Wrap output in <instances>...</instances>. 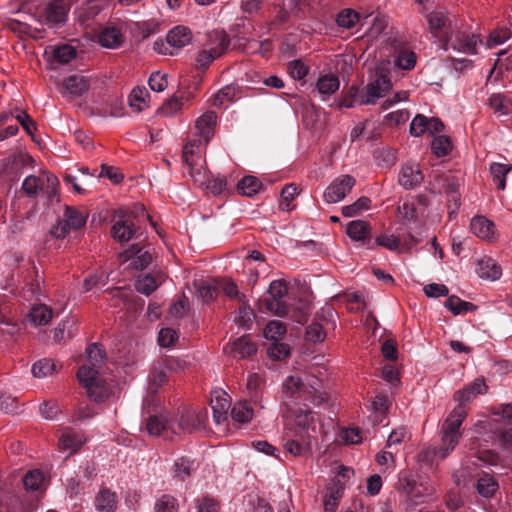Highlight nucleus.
<instances>
[{"label":"nucleus","instance_id":"f257e3e1","mask_svg":"<svg viewBox=\"0 0 512 512\" xmlns=\"http://www.w3.org/2000/svg\"><path fill=\"white\" fill-rule=\"evenodd\" d=\"M87 360L77 373L80 384L86 389L90 398L97 402L109 399L113 395L115 382L106 380L100 374V368L106 360L103 346L93 343L87 347Z\"/></svg>","mask_w":512,"mask_h":512},{"label":"nucleus","instance_id":"f03ea898","mask_svg":"<svg viewBox=\"0 0 512 512\" xmlns=\"http://www.w3.org/2000/svg\"><path fill=\"white\" fill-rule=\"evenodd\" d=\"M512 38V24L510 27H502L493 31L485 43L478 35L469 31L468 27L460 24L455 26L448 37V42L443 47L444 50L453 49L454 51L474 55L478 53V47L484 46L485 49L494 48L503 44Z\"/></svg>","mask_w":512,"mask_h":512},{"label":"nucleus","instance_id":"7ed1b4c3","mask_svg":"<svg viewBox=\"0 0 512 512\" xmlns=\"http://www.w3.org/2000/svg\"><path fill=\"white\" fill-rule=\"evenodd\" d=\"M512 38V24L510 27H502L493 31L485 43L478 35L469 31L468 27L460 24L455 26L448 37V42L443 47L444 50L453 49L454 51L474 55L478 53V47L484 46L485 49L494 48L503 44Z\"/></svg>","mask_w":512,"mask_h":512},{"label":"nucleus","instance_id":"20e7f679","mask_svg":"<svg viewBox=\"0 0 512 512\" xmlns=\"http://www.w3.org/2000/svg\"><path fill=\"white\" fill-rule=\"evenodd\" d=\"M467 416L466 409L455 407L444 420L440 435L441 443L438 447H428L421 453L424 460L431 462L443 460L448 457L462 438V423Z\"/></svg>","mask_w":512,"mask_h":512},{"label":"nucleus","instance_id":"39448f33","mask_svg":"<svg viewBox=\"0 0 512 512\" xmlns=\"http://www.w3.org/2000/svg\"><path fill=\"white\" fill-rule=\"evenodd\" d=\"M392 88L390 77L381 70L369 75L367 84L363 88L352 86L343 101V106L352 108L361 105H374L383 98Z\"/></svg>","mask_w":512,"mask_h":512},{"label":"nucleus","instance_id":"423d86ee","mask_svg":"<svg viewBox=\"0 0 512 512\" xmlns=\"http://www.w3.org/2000/svg\"><path fill=\"white\" fill-rule=\"evenodd\" d=\"M182 160L186 169L184 173L189 175L197 185L204 186L208 182L209 171L202 149L197 148L196 142L187 141L183 148Z\"/></svg>","mask_w":512,"mask_h":512},{"label":"nucleus","instance_id":"0eeeda50","mask_svg":"<svg viewBox=\"0 0 512 512\" xmlns=\"http://www.w3.org/2000/svg\"><path fill=\"white\" fill-rule=\"evenodd\" d=\"M150 400L144 399L142 417L145 421L146 431L151 436H162L164 439H171L174 435H178L175 424L172 419H168L167 415L154 410L150 411Z\"/></svg>","mask_w":512,"mask_h":512},{"label":"nucleus","instance_id":"6e6552de","mask_svg":"<svg viewBox=\"0 0 512 512\" xmlns=\"http://www.w3.org/2000/svg\"><path fill=\"white\" fill-rule=\"evenodd\" d=\"M290 422L287 424L288 433L293 437H304L313 439L318 431L317 417L315 413L307 408H299L288 416Z\"/></svg>","mask_w":512,"mask_h":512},{"label":"nucleus","instance_id":"1a4fd4ad","mask_svg":"<svg viewBox=\"0 0 512 512\" xmlns=\"http://www.w3.org/2000/svg\"><path fill=\"white\" fill-rule=\"evenodd\" d=\"M428 27L432 36L443 48L448 37L458 24V20L443 8H437L427 15Z\"/></svg>","mask_w":512,"mask_h":512},{"label":"nucleus","instance_id":"9d476101","mask_svg":"<svg viewBox=\"0 0 512 512\" xmlns=\"http://www.w3.org/2000/svg\"><path fill=\"white\" fill-rule=\"evenodd\" d=\"M58 185L59 180L55 175L43 172L39 175L27 176L22 183V189L29 197L43 194L48 199H52L56 195Z\"/></svg>","mask_w":512,"mask_h":512},{"label":"nucleus","instance_id":"9b49d317","mask_svg":"<svg viewBox=\"0 0 512 512\" xmlns=\"http://www.w3.org/2000/svg\"><path fill=\"white\" fill-rule=\"evenodd\" d=\"M192 42V32L189 27L177 25L170 29L166 35V43L155 42L153 49L161 55H174L172 49L180 50Z\"/></svg>","mask_w":512,"mask_h":512},{"label":"nucleus","instance_id":"f8f14e48","mask_svg":"<svg viewBox=\"0 0 512 512\" xmlns=\"http://www.w3.org/2000/svg\"><path fill=\"white\" fill-rule=\"evenodd\" d=\"M217 119L216 112L212 110L205 111L194 122L193 135L195 138L188 141L196 142L197 148L203 149L214 135Z\"/></svg>","mask_w":512,"mask_h":512},{"label":"nucleus","instance_id":"ddd939ff","mask_svg":"<svg viewBox=\"0 0 512 512\" xmlns=\"http://www.w3.org/2000/svg\"><path fill=\"white\" fill-rule=\"evenodd\" d=\"M356 185V179L348 174L336 177L324 190L323 199L327 204L342 201Z\"/></svg>","mask_w":512,"mask_h":512},{"label":"nucleus","instance_id":"4468645a","mask_svg":"<svg viewBox=\"0 0 512 512\" xmlns=\"http://www.w3.org/2000/svg\"><path fill=\"white\" fill-rule=\"evenodd\" d=\"M226 46L225 38L216 36L198 52L195 59L196 67L198 69H206L215 59L223 54Z\"/></svg>","mask_w":512,"mask_h":512},{"label":"nucleus","instance_id":"2eb2a0df","mask_svg":"<svg viewBox=\"0 0 512 512\" xmlns=\"http://www.w3.org/2000/svg\"><path fill=\"white\" fill-rule=\"evenodd\" d=\"M205 418V413L197 412L193 409H182L172 421L175 424L178 435H180L181 433H191L201 428L204 425Z\"/></svg>","mask_w":512,"mask_h":512},{"label":"nucleus","instance_id":"dca6fc26","mask_svg":"<svg viewBox=\"0 0 512 512\" xmlns=\"http://www.w3.org/2000/svg\"><path fill=\"white\" fill-rule=\"evenodd\" d=\"M444 129V124L438 118H428L423 114H417L410 124V134L413 137H420L425 133H428L431 136H435L436 134L442 132Z\"/></svg>","mask_w":512,"mask_h":512},{"label":"nucleus","instance_id":"f3484780","mask_svg":"<svg viewBox=\"0 0 512 512\" xmlns=\"http://www.w3.org/2000/svg\"><path fill=\"white\" fill-rule=\"evenodd\" d=\"M90 88V80L83 75H71L67 77L59 88L64 98L71 101L82 97Z\"/></svg>","mask_w":512,"mask_h":512},{"label":"nucleus","instance_id":"a211bd4d","mask_svg":"<svg viewBox=\"0 0 512 512\" xmlns=\"http://www.w3.org/2000/svg\"><path fill=\"white\" fill-rule=\"evenodd\" d=\"M288 292L287 285L281 280H274L269 285V294L272 300L267 302V307L271 311H275L277 315H284L287 312V306L281 300Z\"/></svg>","mask_w":512,"mask_h":512},{"label":"nucleus","instance_id":"6ab92c4d","mask_svg":"<svg viewBox=\"0 0 512 512\" xmlns=\"http://www.w3.org/2000/svg\"><path fill=\"white\" fill-rule=\"evenodd\" d=\"M423 179L424 175L419 165L410 162L402 166L398 176L399 184L407 190H411L420 186V184L423 182Z\"/></svg>","mask_w":512,"mask_h":512},{"label":"nucleus","instance_id":"aec40b11","mask_svg":"<svg viewBox=\"0 0 512 512\" xmlns=\"http://www.w3.org/2000/svg\"><path fill=\"white\" fill-rule=\"evenodd\" d=\"M213 420L216 424H221L228 419V410L230 400L224 391H215L210 400Z\"/></svg>","mask_w":512,"mask_h":512},{"label":"nucleus","instance_id":"412c9836","mask_svg":"<svg viewBox=\"0 0 512 512\" xmlns=\"http://www.w3.org/2000/svg\"><path fill=\"white\" fill-rule=\"evenodd\" d=\"M118 497L116 492L107 487H101L94 499L97 512H116Z\"/></svg>","mask_w":512,"mask_h":512},{"label":"nucleus","instance_id":"4be33fe9","mask_svg":"<svg viewBox=\"0 0 512 512\" xmlns=\"http://www.w3.org/2000/svg\"><path fill=\"white\" fill-rule=\"evenodd\" d=\"M472 233L480 239L492 241L495 239V225L484 216H475L471 219Z\"/></svg>","mask_w":512,"mask_h":512},{"label":"nucleus","instance_id":"5701e85b","mask_svg":"<svg viewBox=\"0 0 512 512\" xmlns=\"http://www.w3.org/2000/svg\"><path fill=\"white\" fill-rule=\"evenodd\" d=\"M349 238L356 242H362V244H368L370 248V225L368 222L363 220H353L349 222L346 229Z\"/></svg>","mask_w":512,"mask_h":512},{"label":"nucleus","instance_id":"b1692460","mask_svg":"<svg viewBox=\"0 0 512 512\" xmlns=\"http://www.w3.org/2000/svg\"><path fill=\"white\" fill-rule=\"evenodd\" d=\"M86 441L87 438L82 432L68 430L60 436L59 448L63 451H68L69 455H72L77 452Z\"/></svg>","mask_w":512,"mask_h":512},{"label":"nucleus","instance_id":"393cba45","mask_svg":"<svg viewBox=\"0 0 512 512\" xmlns=\"http://www.w3.org/2000/svg\"><path fill=\"white\" fill-rule=\"evenodd\" d=\"M122 261H131L130 266L137 270L145 269L151 262L152 257L148 252H141L137 246H132L120 254Z\"/></svg>","mask_w":512,"mask_h":512},{"label":"nucleus","instance_id":"a878e982","mask_svg":"<svg viewBox=\"0 0 512 512\" xmlns=\"http://www.w3.org/2000/svg\"><path fill=\"white\" fill-rule=\"evenodd\" d=\"M304 385V400H310L315 404H319L325 399L322 392V381L318 377L307 375L304 379Z\"/></svg>","mask_w":512,"mask_h":512},{"label":"nucleus","instance_id":"bb28decb","mask_svg":"<svg viewBox=\"0 0 512 512\" xmlns=\"http://www.w3.org/2000/svg\"><path fill=\"white\" fill-rule=\"evenodd\" d=\"M69 7L63 0H53L44 9V16L48 23L59 24L65 21Z\"/></svg>","mask_w":512,"mask_h":512},{"label":"nucleus","instance_id":"cd10ccee","mask_svg":"<svg viewBox=\"0 0 512 512\" xmlns=\"http://www.w3.org/2000/svg\"><path fill=\"white\" fill-rule=\"evenodd\" d=\"M99 43L107 49H117L124 42V35L120 28L107 26L99 34Z\"/></svg>","mask_w":512,"mask_h":512},{"label":"nucleus","instance_id":"c85d7f7f","mask_svg":"<svg viewBox=\"0 0 512 512\" xmlns=\"http://www.w3.org/2000/svg\"><path fill=\"white\" fill-rule=\"evenodd\" d=\"M312 439L304 437H293L287 432V439L284 440V449L293 456H303L310 452Z\"/></svg>","mask_w":512,"mask_h":512},{"label":"nucleus","instance_id":"c756f323","mask_svg":"<svg viewBox=\"0 0 512 512\" xmlns=\"http://www.w3.org/2000/svg\"><path fill=\"white\" fill-rule=\"evenodd\" d=\"M393 63L401 70H412L417 62V56L411 49L400 47L393 53Z\"/></svg>","mask_w":512,"mask_h":512},{"label":"nucleus","instance_id":"7c9ffc66","mask_svg":"<svg viewBox=\"0 0 512 512\" xmlns=\"http://www.w3.org/2000/svg\"><path fill=\"white\" fill-rule=\"evenodd\" d=\"M256 351L255 344L246 337H240L229 345V353L234 357L248 358L255 354Z\"/></svg>","mask_w":512,"mask_h":512},{"label":"nucleus","instance_id":"2f4dec72","mask_svg":"<svg viewBox=\"0 0 512 512\" xmlns=\"http://www.w3.org/2000/svg\"><path fill=\"white\" fill-rule=\"evenodd\" d=\"M112 236L119 242H128L133 238L136 233V228L133 223L126 220H117L111 229Z\"/></svg>","mask_w":512,"mask_h":512},{"label":"nucleus","instance_id":"473e14b6","mask_svg":"<svg viewBox=\"0 0 512 512\" xmlns=\"http://www.w3.org/2000/svg\"><path fill=\"white\" fill-rule=\"evenodd\" d=\"M478 274L482 279L495 281L501 277L502 270L493 259L485 258L478 262Z\"/></svg>","mask_w":512,"mask_h":512},{"label":"nucleus","instance_id":"72a5a7b5","mask_svg":"<svg viewBox=\"0 0 512 512\" xmlns=\"http://www.w3.org/2000/svg\"><path fill=\"white\" fill-rule=\"evenodd\" d=\"M339 86V78L334 74L321 75L316 83L317 90L322 96L332 95L339 89Z\"/></svg>","mask_w":512,"mask_h":512},{"label":"nucleus","instance_id":"f704fd0d","mask_svg":"<svg viewBox=\"0 0 512 512\" xmlns=\"http://www.w3.org/2000/svg\"><path fill=\"white\" fill-rule=\"evenodd\" d=\"M444 306L454 315L468 313L476 309V306L473 303L464 301L455 295L449 296L446 299Z\"/></svg>","mask_w":512,"mask_h":512},{"label":"nucleus","instance_id":"c9c22d12","mask_svg":"<svg viewBox=\"0 0 512 512\" xmlns=\"http://www.w3.org/2000/svg\"><path fill=\"white\" fill-rule=\"evenodd\" d=\"M28 317L34 325H46L51 321L53 313L47 305L39 304L31 308Z\"/></svg>","mask_w":512,"mask_h":512},{"label":"nucleus","instance_id":"e433bc0d","mask_svg":"<svg viewBox=\"0 0 512 512\" xmlns=\"http://www.w3.org/2000/svg\"><path fill=\"white\" fill-rule=\"evenodd\" d=\"M489 105L498 116H505L512 113V102L503 94H493L489 98Z\"/></svg>","mask_w":512,"mask_h":512},{"label":"nucleus","instance_id":"4c0bfd02","mask_svg":"<svg viewBox=\"0 0 512 512\" xmlns=\"http://www.w3.org/2000/svg\"><path fill=\"white\" fill-rule=\"evenodd\" d=\"M489 170L497 188L499 190H504L506 188V176L512 170V166L494 162L490 165Z\"/></svg>","mask_w":512,"mask_h":512},{"label":"nucleus","instance_id":"58836bf2","mask_svg":"<svg viewBox=\"0 0 512 512\" xmlns=\"http://www.w3.org/2000/svg\"><path fill=\"white\" fill-rule=\"evenodd\" d=\"M262 187L261 181L255 176H245L237 184V190L241 195L252 197Z\"/></svg>","mask_w":512,"mask_h":512},{"label":"nucleus","instance_id":"ea45409f","mask_svg":"<svg viewBox=\"0 0 512 512\" xmlns=\"http://www.w3.org/2000/svg\"><path fill=\"white\" fill-rule=\"evenodd\" d=\"M57 369V364L52 359H41L32 365L31 372L36 378H44L52 375Z\"/></svg>","mask_w":512,"mask_h":512},{"label":"nucleus","instance_id":"a19ab883","mask_svg":"<svg viewBox=\"0 0 512 512\" xmlns=\"http://www.w3.org/2000/svg\"><path fill=\"white\" fill-rule=\"evenodd\" d=\"M231 417L236 422H249L253 417V409L250 403L247 401L235 403L231 409Z\"/></svg>","mask_w":512,"mask_h":512},{"label":"nucleus","instance_id":"79ce46f5","mask_svg":"<svg viewBox=\"0 0 512 512\" xmlns=\"http://www.w3.org/2000/svg\"><path fill=\"white\" fill-rule=\"evenodd\" d=\"M360 19V15L353 9H343L341 10L336 17V23L339 27L344 29L353 28L356 23H358Z\"/></svg>","mask_w":512,"mask_h":512},{"label":"nucleus","instance_id":"37998d69","mask_svg":"<svg viewBox=\"0 0 512 512\" xmlns=\"http://www.w3.org/2000/svg\"><path fill=\"white\" fill-rule=\"evenodd\" d=\"M44 474L38 470H31L27 472L23 478V485L26 490L39 491L44 484Z\"/></svg>","mask_w":512,"mask_h":512},{"label":"nucleus","instance_id":"c03bdc74","mask_svg":"<svg viewBox=\"0 0 512 512\" xmlns=\"http://www.w3.org/2000/svg\"><path fill=\"white\" fill-rule=\"evenodd\" d=\"M282 387L286 393H289L292 396L297 395L299 398H303V387H305V385L304 379H302L300 376H288L283 382Z\"/></svg>","mask_w":512,"mask_h":512},{"label":"nucleus","instance_id":"a18cd8bd","mask_svg":"<svg viewBox=\"0 0 512 512\" xmlns=\"http://www.w3.org/2000/svg\"><path fill=\"white\" fill-rule=\"evenodd\" d=\"M237 87L234 85H226L216 93L212 99V104L216 107H222L226 103L236 98Z\"/></svg>","mask_w":512,"mask_h":512},{"label":"nucleus","instance_id":"49530a36","mask_svg":"<svg viewBox=\"0 0 512 512\" xmlns=\"http://www.w3.org/2000/svg\"><path fill=\"white\" fill-rule=\"evenodd\" d=\"M431 149L437 157H444L452 150V142L448 136H435L431 144Z\"/></svg>","mask_w":512,"mask_h":512},{"label":"nucleus","instance_id":"de8ad7c7","mask_svg":"<svg viewBox=\"0 0 512 512\" xmlns=\"http://www.w3.org/2000/svg\"><path fill=\"white\" fill-rule=\"evenodd\" d=\"M64 219L72 229L76 230L85 225L87 216L73 207L66 206Z\"/></svg>","mask_w":512,"mask_h":512},{"label":"nucleus","instance_id":"09e8293b","mask_svg":"<svg viewBox=\"0 0 512 512\" xmlns=\"http://www.w3.org/2000/svg\"><path fill=\"white\" fill-rule=\"evenodd\" d=\"M371 205V200L368 197H360L354 203L350 205H345L342 207V215L344 217H353L356 216L359 212L363 210H368Z\"/></svg>","mask_w":512,"mask_h":512},{"label":"nucleus","instance_id":"8fccbe9b","mask_svg":"<svg viewBox=\"0 0 512 512\" xmlns=\"http://www.w3.org/2000/svg\"><path fill=\"white\" fill-rule=\"evenodd\" d=\"M285 333V325L278 320L270 321L264 329L265 338L271 342L279 341L285 335Z\"/></svg>","mask_w":512,"mask_h":512},{"label":"nucleus","instance_id":"3c124183","mask_svg":"<svg viewBox=\"0 0 512 512\" xmlns=\"http://www.w3.org/2000/svg\"><path fill=\"white\" fill-rule=\"evenodd\" d=\"M155 512H178V501L171 495L164 494L154 505Z\"/></svg>","mask_w":512,"mask_h":512},{"label":"nucleus","instance_id":"603ef678","mask_svg":"<svg viewBox=\"0 0 512 512\" xmlns=\"http://www.w3.org/2000/svg\"><path fill=\"white\" fill-rule=\"evenodd\" d=\"M305 337L311 343H321L326 338V331L320 323L312 322L306 328Z\"/></svg>","mask_w":512,"mask_h":512},{"label":"nucleus","instance_id":"864d4df0","mask_svg":"<svg viewBox=\"0 0 512 512\" xmlns=\"http://www.w3.org/2000/svg\"><path fill=\"white\" fill-rule=\"evenodd\" d=\"M287 70L292 79L302 80L308 75L309 66L302 60L296 59L288 63Z\"/></svg>","mask_w":512,"mask_h":512},{"label":"nucleus","instance_id":"5fc2aeb1","mask_svg":"<svg viewBox=\"0 0 512 512\" xmlns=\"http://www.w3.org/2000/svg\"><path fill=\"white\" fill-rule=\"evenodd\" d=\"M136 290L144 295H150L157 288V283L154 277L149 274L140 276L135 283Z\"/></svg>","mask_w":512,"mask_h":512},{"label":"nucleus","instance_id":"6e6d98bb","mask_svg":"<svg viewBox=\"0 0 512 512\" xmlns=\"http://www.w3.org/2000/svg\"><path fill=\"white\" fill-rule=\"evenodd\" d=\"M409 117L410 114L406 109L396 110L385 115L383 119V124L388 127L398 126L406 123Z\"/></svg>","mask_w":512,"mask_h":512},{"label":"nucleus","instance_id":"4d7b16f0","mask_svg":"<svg viewBox=\"0 0 512 512\" xmlns=\"http://www.w3.org/2000/svg\"><path fill=\"white\" fill-rule=\"evenodd\" d=\"M53 57L62 64L69 63L76 57V50L73 46L64 44L53 50Z\"/></svg>","mask_w":512,"mask_h":512},{"label":"nucleus","instance_id":"13d9d810","mask_svg":"<svg viewBox=\"0 0 512 512\" xmlns=\"http://www.w3.org/2000/svg\"><path fill=\"white\" fill-rule=\"evenodd\" d=\"M497 482L491 476H484L477 482V491L483 497H491L497 488Z\"/></svg>","mask_w":512,"mask_h":512},{"label":"nucleus","instance_id":"bf43d9fd","mask_svg":"<svg viewBox=\"0 0 512 512\" xmlns=\"http://www.w3.org/2000/svg\"><path fill=\"white\" fill-rule=\"evenodd\" d=\"M290 354V348L287 344L281 343L279 341L271 342L268 347V355L271 359L274 360H282L288 357Z\"/></svg>","mask_w":512,"mask_h":512},{"label":"nucleus","instance_id":"052dcab7","mask_svg":"<svg viewBox=\"0 0 512 512\" xmlns=\"http://www.w3.org/2000/svg\"><path fill=\"white\" fill-rule=\"evenodd\" d=\"M193 469V461L189 458L181 457L175 461L174 471L176 477L184 480L188 476H190L191 471Z\"/></svg>","mask_w":512,"mask_h":512},{"label":"nucleus","instance_id":"680f3d73","mask_svg":"<svg viewBox=\"0 0 512 512\" xmlns=\"http://www.w3.org/2000/svg\"><path fill=\"white\" fill-rule=\"evenodd\" d=\"M203 187L215 195L222 194L226 191L227 181L224 176L218 175L211 179L210 174H208V182Z\"/></svg>","mask_w":512,"mask_h":512},{"label":"nucleus","instance_id":"e2e57ef3","mask_svg":"<svg viewBox=\"0 0 512 512\" xmlns=\"http://www.w3.org/2000/svg\"><path fill=\"white\" fill-rule=\"evenodd\" d=\"M148 84L151 90L155 92H162L168 85L167 75L159 71L153 72L149 77Z\"/></svg>","mask_w":512,"mask_h":512},{"label":"nucleus","instance_id":"0e129e2a","mask_svg":"<svg viewBox=\"0 0 512 512\" xmlns=\"http://www.w3.org/2000/svg\"><path fill=\"white\" fill-rule=\"evenodd\" d=\"M298 194V188L294 184L286 185L281 191L282 202L280 203L281 210H290V201H292Z\"/></svg>","mask_w":512,"mask_h":512},{"label":"nucleus","instance_id":"69168bd1","mask_svg":"<svg viewBox=\"0 0 512 512\" xmlns=\"http://www.w3.org/2000/svg\"><path fill=\"white\" fill-rule=\"evenodd\" d=\"M423 292L429 298H439L447 296L449 290L444 284L430 283L423 287Z\"/></svg>","mask_w":512,"mask_h":512},{"label":"nucleus","instance_id":"338daca9","mask_svg":"<svg viewBox=\"0 0 512 512\" xmlns=\"http://www.w3.org/2000/svg\"><path fill=\"white\" fill-rule=\"evenodd\" d=\"M178 339L177 332L172 328H162L158 334V343L162 347L172 346Z\"/></svg>","mask_w":512,"mask_h":512},{"label":"nucleus","instance_id":"774afa93","mask_svg":"<svg viewBox=\"0 0 512 512\" xmlns=\"http://www.w3.org/2000/svg\"><path fill=\"white\" fill-rule=\"evenodd\" d=\"M183 107V102L177 97H173L162 105L159 112L164 116H173Z\"/></svg>","mask_w":512,"mask_h":512}]
</instances>
